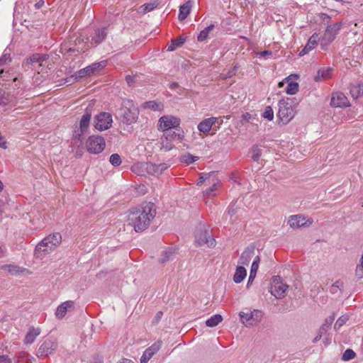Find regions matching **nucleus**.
I'll list each match as a JSON object with an SVG mask.
<instances>
[{
  "instance_id": "f257e3e1",
  "label": "nucleus",
  "mask_w": 363,
  "mask_h": 363,
  "mask_svg": "<svg viewBox=\"0 0 363 363\" xmlns=\"http://www.w3.org/2000/svg\"><path fill=\"white\" fill-rule=\"evenodd\" d=\"M156 213L157 207L154 203L143 202L138 208L130 210L128 223L135 232H143L148 228Z\"/></svg>"
},
{
  "instance_id": "f03ea898",
  "label": "nucleus",
  "mask_w": 363,
  "mask_h": 363,
  "mask_svg": "<svg viewBox=\"0 0 363 363\" xmlns=\"http://www.w3.org/2000/svg\"><path fill=\"white\" fill-rule=\"evenodd\" d=\"M180 123V118L172 115L163 116L158 120V130L166 133L162 138V147L166 150L172 149V146L168 145V141L180 142L181 137L179 133H174L171 134L170 133L172 129L179 128Z\"/></svg>"
},
{
  "instance_id": "7ed1b4c3",
  "label": "nucleus",
  "mask_w": 363,
  "mask_h": 363,
  "mask_svg": "<svg viewBox=\"0 0 363 363\" xmlns=\"http://www.w3.org/2000/svg\"><path fill=\"white\" fill-rule=\"evenodd\" d=\"M116 113L123 123L131 125L137 121L139 109L132 100L124 99Z\"/></svg>"
},
{
  "instance_id": "20e7f679",
  "label": "nucleus",
  "mask_w": 363,
  "mask_h": 363,
  "mask_svg": "<svg viewBox=\"0 0 363 363\" xmlns=\"http://www.w3.org/2000/svg\"><path fill=\"white\" fill-rule=\"evenodd\" d=\"M61 241L62 236L59 233L47 236L35 246V255L37 257H40L43 253L44 255L50 253Z\"/></svg>"
},
{
  "instance_id": "39448f33",
  "label": "nucleus",
  "mask_w": 363,
  "mask_h": 363,
  "mask_svg": "<svg viewBox=\"0 0 363 363\" xmlns=\"http://www.w3.org/2000/svg\"><path fill=\"white\" fill-rule=\"evenodd\" d=\"M195 242L199 245H206L209 247L216 245V240L212 237L211 230L206 223L200 222L194 232Z\"/></svg>"
},
{
  "instance_id": "423d86ee",
  "label": "nucleus",
  "mask_w": 363,
  "mask_h": 363,
  "mask_svg": "<svg viewBox=\"0 0 363 363\" xmlns=\"http://www.w3.org/2000/svg\"><path fill=\"white\" fill-rule=\"evenodd\" d=\"M279 107L277 116L279 120L284 124L288 123L295 116L291 99L289 98L281 99L279 101Z\"/></svg>"
},
{
  "instance_id": "0eeeda50",
  "label": "nucleus",
  "mask_w": 363,
  "mask_h": 363,
  "mask_svg": "<svg viewBox=\"0 0 363 363\" xmlns=\"http://www.w3.org/2000/svg\"><path fill=\"white\" fill-rule=\"evenodd\" d=\"M239 315L242 323L249 327L258 324L262 320L264 313L260 310L255 309L247 313L240 312Z\"/></svg>"
},
{
  "instance_id": "6e6552de",
  "label": "nucleus",
  "mask_w": 363,
  "mask_h": 363,
  "mask_svg": "<svg viewBox=\"0 0 363 363\" xmlns=\"http://www.w3.org/2000/svg\"><path fill=\"white\" fill-rule=\"evenodd\" d=\"M106 146L104 138L100 135L90 136L86 143V150L89 152L99 154L104 150Z\"/></svg>"
},
{
  "instance_id": "1a4fd4ad",
  "label": "nucleus",
  "mask_w": 363,
  "mask_h": 363,
  "mask_svg": "<svg viewBox=\"0 0 363 363\" xmlns=\"http://www.w3.org/2000/svg\"><path fill=\"white\" fill-rule=\"evenodd\" d=\"M106 61L103 60L99 62H95L92 65L80 69L77 72H76L74 75H72L70 78H73L74 80L82 78L85 76H90L91 74H95L99 72L101 69H103L106 65Z\"/></svg>"
},
{
  "instance_id": "9d476101",
  "label": "nucleus",
  "mask_w": 363,
  "mask_h": 363,
  "mask_svg": "<svg viewBox=\"0 0 363 363\" xmlns=\"http://www.w3.org/2000/svg\"><path fill=\"white\" fill-rule=\"evenodd\" d=\"M111 123L112 116L109 113L101 112L94 117V127L100 131L108 129Z\"/></svg>"
},
{
  "instance_id": "9b49d317",
  "label": "nucleus",
  "mask_w": 363,
  "mask_h": 363,
  "mask_svg": "<svg viewBox=\"0 0 363 363\" xmlns=\"http://www.w3.org/2000/svg\"><path fill=\"white\" fill-rule=\"evenodd\" d=\"M57 347V342L55 339L45 340L38 348V357H47L53 353Z\"/></svg>"
},
{
  "instance_id": "f8f14e48",
  "label": "nucleus",
  "mask_w": 363,
  "mask_h": 363,
  "mask_svg": "<svg viewBox=\"0 0 363 363\" xmlns=\"http://www.w3.org/2000/svg\"><path fill=\"white\" fill-rule=\"evenodd\" d=\"M341 28V23H337L327 27L321 39V45H328L332 43Z\"/></svg>"
},
{
  "instance_id": "ddd939ff",
  "label": "nucleus",
  "mask_w": 363,
  "mask_h": 363,
  "mask_svg": "<svg viewBox=\"0 0 363 363\" xmlns=\"http://www.w3.org/2000/svg\"><path fill=\"white\" fill-rule=\"evenodd\" d=\"M91 118V107L90 106H87L85 109V113L82 116V119L79 123V128L77 130L74 131L75 138H78L79 140H81V136L86 132L89 125V122Z\"/></svg>"
},
{
  "instance_id": "4468645a",
  "label": "nucleus",
  "mask_w": 363,
  "mask_h": 363,
  "mask_svg": "<svg viewBox=\"0 0 363 363\" xmlns=\"http://www.w3.org/2000/svg\"><path fill=\"white\" fill-rule=\"evenodd\" d=\"M330 105L333 107L342 108L349 106L350 102L343 93L337 92L333 94Z\"/></svg>"
},
{
  "instance_id": "2eb2a0df",
  "label": "nucleus",
  "mask_w": 363,
  "mask_h": 363,
  "mask_svg": "<svg viewBox=\"0 0 363 363\" xmlns=\"http://www.w3.org/2000/svg\"><path fill=\"white\" fill-rule=\"evenodd\" d=\"M334 320L335 314H333L332 315H330L329 317L325 318L324 323L319 328L317 335L313 340V343H315L318 341H319L323 337V334L327 333V331L330 328V326L333 323Z\"/></svg>"
},
{
  "instance_id": "dca6fc26",
  "label": "nucleus",
  "mask_w": 363,
  "mask_h": 363,
  "mask_svg": "<svg viewBox=\"0 0 363 363\" xmlns=\"http://www.w3.org/2000/svg\"><path fill=\"white\" fill-rule=\"evenodd\" d=\"M160 347L161 342L158 341L146 349L141 357L140 363H147L152 357L160 350Z\"/></svg>"
},
{
  "instance_id": "f3484780",
  "label": "nucleus",
  "mask_w": 363,
  "mask_h": 363,
  "mask_svg": "<svg viewBox=\"0 0 363 363\" xmlns=\"http://www.w3.org/2000/svg\"><path fill=\"white\" fill-rule=\"evenodd\" d=\"M255 250L254 245H248L242 253L238 263L242 265H248L252 257L255 255Z\"/></svg>"
},
{
  "instance_id": "a211bd4d",
  "label": "nucleus",
  "mask_w": 363,
  "mask_h": 363,
  "mask_svg": "<svg viewBox=\"0 0 363 363\" xmlns=\"http://www.w3.org/2000/svg\"><path fill=\"white\" fill-rule=\"evenodd\" d=\"M218 121V118L211 117L204 119L198 125V129L200 132L206 133L212 128H214L216 123Z\"/></svg>"
},
{
  "instance_id": "6ab92c4d",
  "label": "nucleus",
  "mask_w": 363,
  "mask_h": 363,
  "mask_svg": "<svg viewBox=\"0 0 363 363\" xmlns=\"http://www.w3.org/2000/svg\"><path fill=\"white\" fill-rule=\"evenodd\" d=\"M48 55L35 53L29 57H27L23 61V66L28 67L29 68L30 65H33L34 63L36 62H43L44 61H46L48 59Z\"/></svg>"
},
{
  "instance_id": "aec40b11",
  "label": "nucleus",
  "mask_w": 363,
  "mask_h": 363,
  "mask_svg": "<svg viewBox=\"0 0 363 363\" xmlns=\"http://www.w3.org/2000/svg\"><path fill=\"white\" fill-rule=\"evenodd\" d=\"M107 36V28H98L95 30V35L91 38L90 44L96 46L103 42Z\"/></svg>"
},
{
  "instance_id": "412c9836",
  "label": "nucleus",
  "mask_w": 363,
  "mask_h": 363,
  "mask_svg": "<svg viewBox=\"0 0 363 363\" xmlns=\"http://www.w3.org/2000/svg\"><path fill=\"white\" fill-rule=\"evenodd\" d=\"M289 289V285L286 284H273L271 289V294L277 298H281L284 297L286 290Z\"/></svg>"
},
{
  "instance_id": "4be33fe9",
  "label": "nucleus",
  "mask_w": 363,
  "mask_h": 363,
  "mask_svg": "<svg viewBox=\"0 0 363 363\" xmlns=\"http://www.w3.org/2000/svg\"><path fill=\"white\" fill-rule=\"evenodd\" d=\"M73 306L74 302L72 301H67L62 303L57 308L55 313L56 316L60 319L62 318L65 315L68 308L73 307Z\"/></svg>"
},
{
  "instance_id": "5701e85b",
  "label": "nucleus",
  "mask_w": 363,
  "mask_h": 363,
  "mask_svg": "<svg viewBox=\"0 0 363 363\" xmlns=\"http://www.w3.org/2000/svg\"><path fill=\"white\" fill-rule=\"evenodd\" d=\"M318 37V35L313 34L308 40V43L304 48L300 52L299 55L303 56L307 54L310 50H313L317 45Z\"/></svg>"
},
{
  "instance_id": "b1692460",
  "label": "nucleus",
  "mask_w": 363,
  "mask_h": 363,
  "mask_svg": "<svg viewBox=\"0 0 363 363\" xmlns=\"http://www.w3.org/2000/svg\"><path fill=\"white\" fill-rule=\"evenodd\" d=\"M288 223L292 228H298L305 225V218L300 215L292 216Z\"/></svg>"
},
{
  "instance_id": "393cba45",
  "label": "nucleus",
  "mask_w": 363,
  "mask_h": 363,
  "mask_svg": "<svg viewBox=\"0 0 363 363\" xmlns=\"http://www.w3.org/2000/svg\"><path fill=\"white\" fill-rule=\"evenodd\" d=\"M247 275V271L243 266H239L237 267L235 273L233 277V281L236 284L241 283Z\"/></svg>"
},
{
  "instance_id": "a878e982",
  "label": "nucleus",
  "mask_w": 363,
  "mask_h": 363,
  "mask_svg": "<svg viewBox=\"0 0 363 363\" xmlns=\"http://www.w3.org/2000/svg\"><path fill=\"white\" fill-rule=\"evenodd\" d=\"M40 333V328H30L28 333L26 334L25 337V343L26 344H31L34 342L35 339L38 335Z\"/></svg>"
},
{
  "instance_id": "bb28decb",
  "label": "nucleus",
  "mask_w": 363,
  "mask_h": 363,
  "mask_svg": "<svg viewBox=\"0 0 363 363\" xmlns=\"http://www.w3.org/2000/svg\"><path fill=\"white\" fill-rule=\"evenodd\" d=\"M332 69H320L318 71L317 75L315 77V82L322 81L329 78L331 76Z\"/></svg>"
},
{
  "instance_id": "cd10ccee",
  "label": "nucleus",
  "mask_w": 363,
  "mask_h": 363,
  "mask_svg": "<svg viewBox=\"0 0 363 363\" xmlns=\"http://www.w3.org/2000/svg\"><path fill=\"white\" fill-rule=\"evenodd\" d=\"M143 168L146 170L147 174L155 176H159L158 166L152 162H147L143 165Z\"/></svg>"
},
{
  "instance_id": "c85d7f7f",
  "label": "nucleus",
  "mask_w": 363,
  "mask_h": 363,
  "mask_svg": "<svg viewBox=\"0 0 363 363\" xmlns=\"http://www.w3.org/2000/svg\"><path fill=\"white\" fill-rule=\"evenodd\" d=\"M223 320V318L220 314H216L211 316L206 321V325L208 327H215L218 325Z\"/></svg>"
},
{
  "instance_id": "c756f323",
  "label": "nucleus",
  "mask_w": 363,
  "mask_h": 363,
  "mask_svg": "<svg viewBox=\"0 0 363 363\" xmlns=\"http://www.w3.org/2000/svg\"><path fill=\"white\" fill-rule=\"evenodd\" d=\"M350 94L354 99H357L363 94V84L353 85L350 89Z\"/></svg>"
},
{
  "instance_id": "7c9ffc66",
  "label": "nucleus",
  "mask_w": 363,
  "mask_h": 363,
  "mask_svg": "<svg viewBox=\"0 0 363 363\" xmlns=\"http://www.w3.org/2000/svg\"><path fill=\"white\" fill-rule=\"evenodd\" d=\"M13 96L8 92L0 89V105L6 106L12 101Z\"/></svg>"
},
{
  "instance_id": "2f4dec72",
  "label": "nucleus",
  "mask_w": 363,
  "mask_h": 363,
  "mask_svg": "<svg viewBox=\"0 0 363 363\" xmlns=\"http://www.w3.org/2000/svg\"><path fill=\"white\" fill-rule=\"evenodd\" d=\"M196 4V0H187L183 4V21L188 16L191 11V8Z\"/></svg>"
},
{
  "instance_id": "473e14b6",
  "label": "nucleus",
  "mask_w": 363,
  "mask_h": 363,
  "mask_svg": "<svg viewBox=\"0 0 363 363\" xmlns=\"http://www.w3.org/2000/svg\"><path fill=\"white\" fill-rule=\"evenodd\" d=\"M174 255V251L172 248H168L166 250L163 251L162 257L159 259V262L162 264L165 263L166 262L172 259V257Z\"/></svg>"
},
{
  "instance_id": "72a5a7b5",
  "label": "nucleus",
  "mask_w": 363,
  "mask_h": 363,
  "mask_svg": "<svg viewBox=\"0 0 363 363\" xmlns=\"http://www.w3.org/2000/svg\"><path fill=\"white\" fill-rule=\"evenodd\" d=\"M214 28V24H210L208 26L202 30L199 34L197 39L201 42L207 39L209 33Z\"/></svg>"
},
{
  "instance_id": "f704fd0d",
  "label": "nucleus",
  "mask_w": 363,
  "mask_h": 363,
  "mask_svg": "<svg viewBox=\"0 0 363 363\" xmlns=\"http://www.w3.org/2000/svg\"><path fill=\"white\" fill-rule=\"evenodd\" d=\"M182 46V35H179L177 38L172 39L171 44L167 46V50L169 52L174 51L176 48Z\"/></svg>"
},
{
  "instance_id": "c9c22d12",
  "label": "nucleus",
  "mask_w": 363,
  "mask_h": 363,
  "mask_svg": "<svg viewBox=\"0 0 363 363\" xmlns=\"http://www.w3.org/2000/svg\"><path fill=\"white\" fill-rule=\"evenodd\" d=\"M298 84L294 82H290L286 88V92L288 94H295L298 91Z\"/></svg>"
},
{
  "instance_id": "e433bc0d",
  "label": "nucleus",
  "mask_w": 363,
  "mask_h": 363,
  "mask_svg": "<svg viewBox=\"0 0 363 363\" xmlns=\"http://www.w3.org/2000/svg\"><path fill=\"white\" fill-rule=\"evenodd\" d=\"M262 155V150L258 145H255L252 147V159L254 161H258Z\"/></svg>"
},
{
  "instance_id": "4c0bfd02",
  "label": "nucleus",
  "mask_w": 363,
  "mask_h": 363,
  "mask_svg": "<svg viewBox=\"0 0 363 363\" xmlns=\"http://www.w3.org/2000/svg\"><path fill=\"white\" fill-rule=\"evenodd\" d=\"M349 318L347 315L340 316L336 321L334 325V329L338 330L343 325L346 323Z\"/></svg>"
},
{
  "instance_id": "58836bf2",
  "label": "nucleus",
  "mask_w": 363,
  "mask_h": 363,
  "mask_svg": "<svg viewBox=\"0 0 363 363\" xmlns=\"http://www.w3.org/2000/svg\"><path fill=\"white\" fill-rule=\"evenodd\" d=\"M2 269L6 270L12 275H16L20 272V267L16 265L7 264L2 267Z\"/></svg>"
},
{
  "instance_id": "ea45409f",
  "label": "nucleus",
  "mask_w": 363,
  "mask_h": 363,
  "mask_svg": "<svg viewBox=\"0 0 363 363\" xmlns=\"http://www.w3.org/2000/svg\"><path fill=\"white\" fill-rule=\"evenodd\" d=\"M356 354L352 349H347L342 354L343 361H349L354 358Z\"/></svg>"
},
{
  "instance_id": "a19ab883",
  "label": "nucleus",
  "mask_w": 363,
  "mask_h": 363,
  "mask_svg": "<svg viewBox=\"0 0 363 363\" xmlns=\"http://www.w3.org/2000/svg\"><path fill=\"white\" fill-rule=\"evenodd\" d=\"M109 161L115 167L119 166L121 164V156L117 153L112 154L110 156Z\"/></svg>"
},
{
  "instance_id": "79ce46f5",
  "label": "nucleus",
  "mask_w": 363,
  "mask_h": 363,
  "mask_svg": "<svg viewBox=\"0 0 363 363\" xmlns=\"http://www.w3.org/2000/svg\"><path fill=\"white\" fill-rule=\"evenodd\" d=\"M238 207L236 206L235 203H231L226 211V213L231 218L235 214L238 212Z\"/></svg>"
},
{
  "instance_id": "37998d69",
  "label": "nucleus",
  "mask_w": 363,
  "mask_h": 363,
  "mask_svg": "<svg viewBox=\"0 0 363 363\" xmlns=\"http://www.w3.org/2000/svg\"><path fill=\"white\" fill-rule=\"evenodd\" d=\"M262 116L264 118H267L269 121H272L274 118V111L271 106H267L264 109V111L262 114Z\"/></svg>"
},
{
  "instance_id": "c03bdc74",
  "label": "nucleus",
  "mask_w": 363,
  "mask_h": 363,
  "mask_svg": "<svg viewBox=\"0 0 363 363\" xmlns=\"http://www.w3.org/2000/svg\"><path fill=\"white\" fill-rule=\"evenodd\" d=\"M184 158L183 160V162L186 163V164H190L194 163L195 161L199 160V157L196 156L191 155L190 154H187L183 156Z\"/></svg>"
},
{
  "instance_id": "a18cd8bd",
  "label": "nucleus",
  "mask_w": 363,
  "mask_h": 363,
  "mask_svg": "<svg viewBox=\"0 0 363 363\" xmlns=\"http://www.w3.org/2000/svg\"><path fill=\"white\" fill-rule=\"evenodd\" d=\"M144 107L155 111L160 108V105L154 101H150L145 103Z\"/></svg>"
},
{
  "instance_id": "49530a36",
  "label": "nucleus",
  "mask_w": 363,
  "mask_h": 363,
  "mask_svg": "<svg viewBox=\"0 0 363 363\" xmlns=\"http://www.w3.org/2000/svg\"><path fill=\"white\" fill-rule=\"evenodd\" d=\"M343 286V282L341 281L340 280H337L336 281L334 284H332V286H330V292L333 293V294H335L336 293V289H341V287Z\"/></svg>"
},
{
  "instance_id": "de8ad7c7",
  "label": "nucleus",
  "mask_w": 363,
  "mask_h": 363,
  "mask_svg": "<svg viewBox=\"0 0 363 363\" xmlns=\"http://www.w3.org/2000/svg\"><path fill=\"white\" fill-rule=\"evenodd\" d=\"M217 189V184L216 183H214L212 184L211 186H210L209 188L206 189L204 191V196H210L211 195V194Z\"/></svg>"
},
{
  "instance_id": "09e8293b",
  "label": "nucleus",
  "mask_w": 363,
  "mask_h": 363,
  "mask_svg": "<svg viewBox=\"0 0 363 363\" xmlns=\"http://www.w3.org/2000/svg\"><path fill=\"white\" fill-rule=\"evenodd\" d=\"M157 5H158V4L157 2L149 3V4H145L144 5V6H145L144 11L149 12L150 11H152L154 9H155L157 6Z\"/></svg>"
},
{
  "instance_id": "8fccbe9b",
  "label": "nucleus",
  "mask_w": 363,
  "mask_h": 363,
  "mask_svg": "<svg viewBox=\"0 0 363 363\" xmlns=\"http://www.w3.org/2000/svg\"><path fill=\"white\" fill-rule=\"evenodd\" d=\"M356 276L358 277V279H361L363 277V264L360 263V264H358L356 267L355 270Z\"/></svg>"
},
{
  "instance_id": "3c124183",
  "label": "nucleus",
  "mask_w": 363,
  "mask_h": 363,
  "mask_svg": "<svg viewBox=\"0 0 363 363\" xmlns=\"http://www.w3.org/2000/svg\"><path fill=\"white\" fill-rule=\"evenodd\" d=\"M7 61H11V57L10 54L4 53L1 57H0V65H5Z\"/></svg>"
},
{
  "instance_id": "603ef678",
  "label": "nucleus",
  "mask_w": 363,
  "mask_h": 363,
  "mask_svg": "<svg viewBox=\"0 0 363 363\" xmlns=\"http://www.w3.org/2000/svg\"><path fill=\"white\" fill-rule=\"evenodd\" d=\"M0 363H12V358L6 354H0Z\"/></svg>"
},
{
  "instance_id": "864d4df0",
  "label": "nucleus",
  "mask_w": 363,
  "mask_h": 363,
  "mask_svg": "<svg viewBox=\"0 0 363 363\" xmlns=\"http://www.w3.org/2000/svg\"><path fill=\"white\" fill-rule=\"evenodd\" d=\"M158 166V171H159V174L160 175L164 171L167 169V164L165 163H161V164H157Z\"/></svg>"
},
{
  "instance_id": "5fc2aeb1",
  "label": "nucleus",
  "mask_w": 363,
  "mask_h": 363,
  "mask_svg": "<svg viewBox=\"0 0 363 363\" xmlns=\"http://www.w3.org/2000/svg\"><path fill=\"white\" fill-rule=\"evenodd\" d=\"M162 315L163 313L162 311H158L153 319V323H157L162 318Z\"/></svg>"
},
{
  "instance_id": "6e6d98bb",
  "label": "nucleus",
  "mask_w": 363,
  "mask_h": 363,
  "mask_svg": "<svg viewBox=\"0 0 363 363\" xmlns=\"http://www.w3.org/2000/svg\"><path fill=\"white\" fill-rule=\"evenodd\" d=\"M259 265L256 262H252L250 269V273L256 274L257 272Z\"/></svg>"
},
{
  "instance_id": "4d7b16f0",
  "label": "nucleus",
  "mask_w": 363,
  "mask_h": 363,
  "mask_svg": "<svg viewBox=\"0 0 363 363\" xmlns=\"http://www.w3.org/2000/svg\"><path fill=\"white\" fill-rule=\"evenodd\" d=\"M0 147L3 149H6V141L4 140V137L2 136L1 133H0Z\"/></svg>"
},
{
  "instance_id": "13d9d810",
  "label": "nucleus",
  "mask_w": 363,
  "mask_h": 363,
  "mask_svg": "<svg viewBox=\"0 0 363 363\" xmlns=\"http://www.w3.org/2000/svg\"><path fill=\"white\" fill-rule=\"evenodd\" d=\"M134 79H135V77H133V76H130V75H127L125 77V80H126L128 84L130 86L133 85V83L134 82Z\"/></svg>"
},
{
  "instance_id": "bf43d9fd",
  "label": "nucleus",
  "mask_w": 363,
  "mask_h": 363,
  "mask_svg": "<svg viewBox=\"0 0 363 363\" xmlns=\"http://www.w3.org/2000/svg\"><path fill=\"white\" fill-rule=\"evenodd\" d=\"M211 174L208 175V177H203L201 176L199 177L197 184L199 185L201 184H203L206 179H209L211 177Z\"/></svg>"
},
{
  "instance_id": "052dcab7",
  "label": "nucleus",
  "mask_w": 363,
  "mask_h": 363,
  "mask_svg": "<svg viewBox=\"0 0 363 363\" xmlns=\"http://www.w3.org/2000/svg\"><path fill=\"white\" fill-rule=\"evenodd\" d=\"M255 277H256V274L250 273V276H249L248 281H247V287L250 286V284H251L252 283V281H254Z\"/></svg>"
},
{
  "instance_id": "680f3d73",
  "label": "nucleus",
  "mask_w": 363,
  "mask_h": 363,
  "mask_svg": "<svg viewBox=\"0 0 363 363\" xmlns=\"http://www.w3.org/2000/svg\"><path fill=\"white\" fill-rule=\"evenodd\" d=\"M262 57H267L272 55V52L270 50H264L258 53Z\"/></svg>"
},
{
  "instance_id": "e2e57ef3",
  "label": "nucleus",
  "mask_w": 363,
  "mask_h": 363,
  "mask_svg": "<svg viewBox=\"0 0 363 363\" xmlns=\"http://www.w3.org/2000/svg\"><path fill=\"white\" fill-rule=\"evenodd\" d=\"M273 283H274V284H279L282 283L281 277L279 276L274 277H273Z\"/></svg>"
},
{
  "instance_id": "0e129e2a",
  "label": "nucleus",
  "mask_w": 363,
  "mask_h": 363,
  "mask_svg": "<svg viewBox=\"0 0 363 363\" xmlns=\"http://www.w3.org/2000/svg\"><path fill=\"white\" fill-rule=\"evenodd\" d=\"M242 121H249L251 118V115L249 113H245L242 116Z\"/></svg>"
},
{
  "instance_id": "69168bd1",
  "label": "nucleus",
  "mask_w": 363,
  "mask_h": 363,
  "mask_svg": "<svg viewBox=\"0 0 363 363\" xmlns=\"http://www.w3.org/2000/svg\"><path fill=\"white\" fill-rule=\"evenodd\" d=\"M44 4V1L43 0H40L38 2H37L35 4V7L38 9L40 8H41L43 6V5Z\"/></svg>"
},
{
  "instance_id": "338daca9",
  "label": "nucleus",
  "mask_w": 363,
  "mask_h": 363,
  "mask_svg": "<svg viewBox=\"0 0 363 363\" xmlns=\"http://www.w3.org/2000/svg\"><path fill=\"white\" fill-rule=\"evenodd\" d=\"M179 86V84L178 82H172L169 84V89H172V90Z\"/></svg>"
},
{
  "instance_id": "774afa93",
  "label": "nucleus",
  "mask_w": 363,
  "mask_h": 363,
  "mask_svg": "<svg viewBox=\"0 0 363 363\" xmlns=\"http://www.w3.org/2000/svg\"><path fill=\"white\" fill-rule=\"evenodd\" d=\"M118 363H134L132 360L128 359H123L121 362H118Z\"/></svg>"
}]
</instances>
